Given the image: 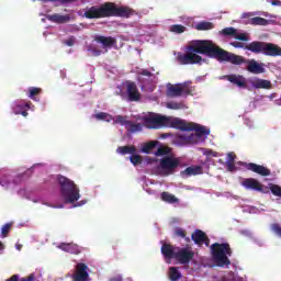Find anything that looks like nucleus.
Returning a JSON list of instances; mask_svg holds the SVG:
<instances>
[{"label": "nucleus", "mask_w": 281, "mask_h": 281, "mask_svg": "<svg viewBox=\"0 0 281 281\" xmlns=\"http://www.w3.org/2000/svg\"><path fill=\"white\" fill-rule=\"evenodd\" d=\"M272 232L281 238V226L278 223L271 225Z\"/></svg>", "instance_id": "c03bdc74"}, {"label": "nucleus", "mask_w": 281, "mask_h": 281, "mask_svg": "<svg viewBox=\"0 0 281 281\" xmlns=\"http://www.w3.org/2000/svg\"><path fill=\"white\" fill-rule=\"evenodd\" d=\"M196 175H203V168L201 166H191L180 172L182 179H186V177H196Z\"/></svg>", "instance_id": "aec40b11"}, {"label": "nucleus", "mask_w": 281, "mask_h": 281, "mask_svg": "<svg viewBox=\"0 0 281 281\" xmlns=\"http://www.w3.org/2000/svg\"><path fill=\"white\" fill-rule=\"evenodd\" d=\"M271 5H278L281 7V1L280 0H272Z\"/></svg>", "instance_id": "e2e57ef3"}, {"label": "nucleus", "mask_w": 281, "mask_h": 281, "mask_svg": "<svg viewBox=\"0 0 281 281\" xmlns=\"http://www.w3.org/2000/svg\"><path fill=\"white\" fill-rule=\"evenodd\" d=\"M263 54L265 56H281V48L280 46L271 43L263 44Z\"/></svg>", "instance_id": "6ab92c4d"}, {"label": "nucleus", "mask_w": 281, "mask_h": 281, "mask_svg": "<svg viewBox=\"0 0 281 281\" xmlns=\"http://www.w3.org/2000/svg\"><path fill=\"white\" fill-rule=\"evenodd\" d=\"M130 126V132L131 133H139L143 128L142 123H132L127 124Z\"/></svg>", "instance_id": "e433bc0d"}, {"label": "nucleus", "mask_w": 281, "mask_h": 281, "mask_svg": "<svg viewBox=\"0 0 281 281\" xmlns=\"http://www.w3.org/2000/svg\"><path fill=\"white\" fill-rule=\"evenodd\" d=\"M18 281H34V274H30L29 277L22 278V279H20Z\"/></svg>", "instance_id": "bf43d9fd"}, {"label": "nucleus", "mask_w": 281, "mask_h": 281, "mask_svg": "<svg viewBox=\"0 0 281 281\" xmlns=\"http://www.w3.org/2000/svg\"><path fill=\"white\" fill-rule=\"evenodd\" d=\"M125 93L128 102H139L142 100V92H139V88H137V83L134 81L127 80L125 81Z\"/></svg>", "instance_id": "6e6552de"}, {"label": "nucleus", "mask_w": 281, "mask_h": 281, "mask_svg": "<svg viewBox=\"0 0 281 281\" xmlns=\"http://www.w3.org/2000/svg\"><path fill=\"white\" fill-rule=\"evenodd\" d=\"M168 123L167 126H170L171 128H177L178 131H192V123H188L179 117H170L168 116Z\"/></svg>", "instance_id": "ddd939ff"}, {"label": "nucleus", "mask_w": 281, "mask_h": 281, "mask_svg": "<svg viewBox=\"0 0 281 281\" xmlns=\"http://www.w3.org/2000/svg\"><path fill=\"white\" fill-rule=\"evenodd\" d=\"M61 5H66L67 3H76L78 0H57Z\"/></svg>", "instance_id": "4d7b16f0"}, {"label": "nucleus", "mask_w": 281, "mask_h": 281, "mask_svg": "<svg viewBox=\"0 0 281 281\" xmlns=\"http://www.w3.org/2000/svg\"><path fill=\"white\" fill-rule=\"evenodd\" d=\"M72 281H91V278L89 277V266H87V263L80 262L76 265Z\"/></svg>", "instance_id": "1a4fd4ad"}, {"label": "nucleus", "mask_w": 281, "mask_h": 281, "mask_svg": "<svg viewBox=\"0 0 281 281\" xmlns=\"http://www.w3.org/2000/svg\"><path fill=\"white\" fill-rule=\"evenodd\" d=\"M236 29H234V27H225V29H223L222 31H221V34L223 35V36H236Z\"/></svg>", "instance_id": "4c0bfd02"}, {"label": "nucleus", "mask_w": 281, "mask_h": 281, "mask_svg": "<svg viewBox=\"0 0 281 281\" xmlns=\"http://www.w3.org/2000/svg\"><path fill=\"white\" fill-rule=\"evenodd\" d=\"M94 41L97 43H101L103 47H113V45H117V40H115V37H112V36L106 37V36L99 35L94 37Z\"/></svg>", "instance_id": "b1692460"}, {"label": "nucleus", "mask_w": 281, "mask_h": 281, "mask_svg": "<svg viewBox=\"0 0 281 281\" xmlns=\"http://www.w3.org/2000/svg\"><path fill=\"white\" fill-rule=\"evenodd\" d=\"M137 149L134 146H120L116 149V153L120 155H134Z\"/></svg>", "instance_id": "2f4dec72"}, {"label": "nucleus", "mask_w": 281, "mask_h": 281, "mask_svg": "<svg viewBox=\"0 0 281 281\" xmlns=\"http://www.w3.org/2000/svg\"><path fill=\"white\" fill-rule=\"evenodd\" d=\"M244 166L247 170H250V172H256V175H260V177H271V169L262 165H258L255 162H244Z\"/></svg>", "instance_id": "f8f14e48"}, {"label": "nucleus", "mask_w": 281, "mask_h": 281, "mask_svg": "<svg viewBox=\"0 0 281 281\" xmlns=\"http://www.w3.org/2000/svg\"><path fill=\"white\" fill-rule=\"evenodd\" d=\"M5 281H19V274H13L9 279H7Z\"/></svg>", "instance_id": "680f3d73"}, {"label": "nucleus", "mask_w": 281, "mask_h": 281, "mask_svg": "<svg viewBox=\"0 0 281 281\" xmlns=\"http://www.w3.org/2000/svg\"><path fill=\"white\" fill-rule=\"evenodd\" d=\"M191 128L190 131H195L194 137L196 138V143L199 142V137H203V135H210V130H207L203 125H199L196 123H191Z\"/></svg>", "instance_id": "393cba45"}, {"label": "nucleus", "mask_w": 281, "mask_h": 281, "mask_svg": "<svg viewBox=\"0 0 281 281\" xmlns=\"http://www.w3.org/2000/svg\"><path fill=\"white\" fill-rule=\"evenodd\" d=\"M270 191L274 196L281 198V187L278 184H270Z\"/></svg>", "instance_id": "ea45409f"}, {"label": "nucleus", "mask_w": 281, "mask_h": 281, "mask_svg": "<svg viewBox=\"0 0 281 281\" xmlns=\"http://www.w3.org/2000/svg\"><path fill=\"white\" fill-rule=\"evenodd\" d=\"M226 79L228 80V82H232L233 85H236L237 87H246L247 86L245 80H241L240 77H238L236 75H228V76H226Z\"/></svg>", "instance_id": "cd10ccee"}, {"label": "nucleus", "mask_w": 281, "mask_h": 281, "mask_svg": "<svg viewBox=\"0 0 281 281\" xmlns=\"http://www.w3.org/2000/svg\"><path fill=\"white\" fill-rule=\"evenodd\" d=\"M48 21H52L53 23H69V21H71V15H60L55 13L53 15H48Z\"/></svg>", "instance_id": "a878e982"}, {"label": "nucleus", "mask_w": 281, "mask_h": 281, "mask_svg": "<svg viewBox=\"0 0 281 281\" xmlns=\"http://www.w3.org/2000/svg\"><path fill=\"white\" fill-rule=\"evenodd\" d=\"M243 188L246 190H254L255 192H262L267 194L269 191H265V184L260 183V181L256 180V178H246L241 181Z\"/></svg>", "instance_id": "9d476101"}, {"label": "nucleus", "mask_w": 281, "mask_h": 281, "mask_svg": "<svg viewBox=\"0 0 281 281\" xmlns=\"http://www.w3.org/2000/svg\"><path fill=\"white\" fill-rule=\"evenodd\" d=\"M139 74H140V76H147L148 78H150V76H153V72H150V71L147 70V69L142 70Z\"/></svg>", "instance_id": "13d9d810"}, {"label": "nucleus", "mask_w": 281, "mask_h": 281, "mask_svg": "<svg viewBox=\"0 0 281 281\" xmlns=\"http://www.w3.org/2000/svg\"><path fill=\"white\" fill-rule=\"evenodd\" d=\"M269 23V20L261 18V16H255L249 20L250 25H267Z\"/></svg>", "instance_id": "473e14b6"}, {"label": "nucleus", "mask_w": 281, "mask_h": 281, "mask_svg": "<svg viewBox=\"0 0 281 281\" xmlns=\"http://www.w3.org/2000/svg\"><path fill=\"white\" fill-rule=\"evenodd\" d=\"M180 164L181 162L179 161V158L166 156L165 158L160 159L159 168L164 170V173L166 176H168V175H172L175 170L179 168Z\"/></svg>", "instance_id": "423d86ee"}, {"label": "nucleus", "mask_w": 281, "mask_h": 281, "mask_svg": "<svg viewBox=\"0 0 281 281\" xmlns=\"http://www.w3.org/2000/svg\"><path fill=\"white\" fill-rule=\"evenodd\" d=\"M249 16H251V13H245V14H244V18H245V19H247V18H249Z\"/></svg>", "instance_id": "69168bd1"}, {"label": "nucleus", "mask_w": 281, "mask_h": 281, "mask_svg": "<svg viewBox=\"0 0 281 281\" xmlns=\"http://www.w3.org/2000/svg\"><path fill=\"white\" fill-rule=\"evenodd\" d=\"M32 106V102H15L12 106V111L14 115H23V117H27L29 113Z\"/></svg>", "instance_id": "2eb2a0df"}, {"label": "nucleus", "mask_w": 281, "mask_h": 281, "mask_svg": "<svg viewBox=\"0 0 281 281\" xmlns=\"http://www.w3.org/2000/svg\"><path fill=\"white\" fill-rule=\"evenodd\" d=\"M254 89H272V85L270 80L267 79H256L251 82Z\"/></svg>", "instance_id": "bb28decb"}, {"label": "nucleus", "mask_w": 281, "mask_h": 281, "mask_svg": "<svg viewBox=\"0 0 281 281\" xmlns=\"http://www.w3.org/2000/svg\"><path fill=\"white\" fill-rule=\"evenodd\" d=\"M231 45L236 48H243V47L245 48V45L240 42H233L231 43Z\"/></svg>", "instance_id": "6e6d98bb"}, {"label": "nucleus", "mask_w": 281, "mask_h": 281, "mask_svg": "<svg viewBox=\"0 0 281 281\" xmlns=\"http://www.w3.org/2000/svg\"><path fill=\"white\" fill-rule=\"evenodd\" d=\"M226 168L228 172H234L236 170V165L234 162H226Z\"/></svg>", "instance_id": "864d4df0"}, {"label": "nucleus", "mask_w": 281, "mask_h": 281, "mask_svg": "<svg viewBox=\"0 0 281 281\" xmlns=\"http://www.w3.org/2000/svg\"><path fill=\"white\" fill-rule=\"evenodd\" d=\"M170 32H173V34H183V32H186V26L181 24H173L170 26Z\"/></svg>", "instance_id": "f704fd0d"}, {"label": "nucleus", "mask_w": 281, "mask_h": 281, "mask_svg": "<svg viewBox=\"0 0 281 281\" xmlns=\"http://www.w3.org/2000/svg\"><path fill=\"white\" fill-rule=\"evenodd\" d=\"M65 45H67L68 47H74V45H76V37L75 36H70L68 40H66Z\"/></svg>", "instance_id": "3c124183"}, {"label": "nucleus", "mask_w": 281, "mask_h": 281, "mask_svg": "<svg viewBox=\"0 0 281 281\" xmlns=\"http://www.w3.org/2000/svg\"><path fill=\"white\" fill-rule=\"evenodd\" d=\"M186 93H188V90L186 89V86H182L181 83L176 86L169 85L167 88V95L169 98H179Z\"/></svg>", "instance_id": "f3484780"}, {"label": "nucleus", "mask_w": 281, "mask_h": 281, "mask_svg": "<svg viewBox=\"0 0 281 281\" xmlns=\"http://www.w3.org/2000/svg\"><path fill=\"white\" fill-rule=\"evenodd\" d=\"M173 143L178 144V146H188V144H196V136H194V134L178 135L175 137Z\"/></svg>", "instance_id": "a211bd4d"}, {"label": "nucleus", "mask_w": 281, "mask_h": 281, "mask_svg": "<svg viewBox=\"0 0 281 281\" xmlns=\"http://www.w3.org/2000/svg\"><path fill=\"white\" fill-rule=\"evenodd\" d=\"M181 273L179 271V268L177 267H170L169 268V280L170 281H178L181 280Z\"/></svg>", "instance_id": "7c9ffc66"}, {"label": "nucleus", "mask_w": 281, "mask_h": 281, "mask_svg": "<svg viewBox=\"0 0 281 281\" xmlns=\"http://www.w3.org/2000/svg\"><path fill=\"white\" fill-rule=\"evenodd\" d=\"M168 123L167 126H170L171 128H177L178 131H192V123H188L179 117H170L168 116Z\"/></svg>", "instance_id": "4468645a"}, {"label": "nucleus", "mask_w": 281, "mask_h": 281, "mask_svg": "<svg viewBox=\"0 0 281 281\" xmlns=\"http://www.w3.org/2000/svg\"><path fill=\"white\" fill-rule=\"evenodd\" d=\"M57 181L59 183L61 199H64L65 203H76V201L80 200V189L74 180L65 176H58Z\"/></svg>", "instance_id": "f03ea898"}, {"label": "nucleus", "mask_w": 281, "mask_h": 281, "mask_svg": "<svg viewBox=\"0 0 281 281\" xmlns=\"http://www.w3.org/2000/svg\"><path fill=\"white\" fill-rule=\"evenodd\" d=\"M109 8V18L111 16H121L123 19H128L132 16L133 10L128 7H116L113 2H108Z\"/></svg>", "instance_id": "0eeeda50"}, {"label": "nucleus", "mask_w": 281, "mask_h": 281, "mask_svg": "<svg viewBox=\"0 0 281 281\" xmlns=\"http://www.w3.org/2000/svg\"><path fill=\"white\" fill-rule=\"evenodd\" d=\"M168 116H164L157 113H150L143 116V124L146 128H161V126H168Z\"/></svg>", "instance_id": "20e7f679"}, {"label": "nucleus", "mask_w": 281, "mask_h": 281, "mask_svg": "<svg viewBox=\"0 0 281 281\" xmlns=\"http://www.w3.org/2000/svg\"><path fill=\"white\" fill-rule=\"evenodd\" d=\"M191 239L195 245H205L206 247H210V237H207L205 232L201 229H195L191 235Z\"/></svg>", "instance_id": "dca6fc26"}, {"label": "nucleus", "mask_w": 281, "mask_h": 281, "mask_svg": "<svg viewBox=\"0 0 281 281\" xmlns=\"http://www.w3.org/2000/svg\"><path fill=\"white\" fill-rule=\"evenodd\" d=\"M58 248L61 249V251H66L67 254H74L75 256H78V254H80L82 251L80 246H78L77 244H74V243H70V244L61 243L58 246Z\"/></svg>", "instance_id": "412c9836"}, {"label": "nucleus", "mask_w": 281, "mask_h": 281, "mask_svg": "<svg viewBox=\"0 0 281 281\" xmlns=\"http://www.w3.org/2000/svg\"><path fill=\"white\" fill-rule=\"evenodd\" d=\"M160 198H161V201H165V203H171V204L179 203V199H177V196L170 194L167 191H164Z\"/></svg>", "instance_id": "c85d7f7f"}, {"label": "nucleus", "mask_w": 281, "mask_h": 281, "mask_svg": "<svg viewBox=\"0 0 281 281\" xmlns=\"http://www.w3.org/2000/svg\"><path fill=\"white\" fill-rule=\"evenodd\" d=\"M235 38L237 41H244V42L249 41V37L247 36V34H244V33L238 34L237 32L235 34Z\"/></svg>", "instance_id": "8fccbe9b"}, {"label": "nucleus", "mask_w": 281, "mask_h": 281, "mask_svg": "<svg viewBox=\"0 0 281 281\" xmlns=\"http://www.w3.org/2000/svg\"><path fill=\"white\" fill-rule=\"evenodd\" d=\"M55 207H59L61 210L63 207H65V205L64 204H59V205H57Z\"/></svg>", "instance_id": "338daca9"}, {"label": "nucleus", "mask_w": 281, "mask_h": 281, "mask_svg": "<svg viewBox=\"0 0 281 281\" xmlns=\"http://www.w3.org/2000/svg\"><path fill=\"white\" fill-rule=\"evenodd\" d=\"M212 258L217 267H229L232 261L227 256H232V247L227 243H215L211 245Z\"/></svg>", "instance_id": "7ed1b4c3"}, {"label": "nucleus", "mask_w": 281, "mask_h": 281, "mask_svg": "<svg viewBox=\"0 0 281 281\" xmlns=\"http://www.w3.org/2000/svg\"><path fill=\"white\" fill-rule=\"evenodd\" d=\"M114 124H121V126H128V124H131V121H127L126 116L116 115L114 117Z\"/></svg>", "instance_id": "72a5a7b5"}, {"label": "nucleus", "mask_w": 281, "mask_h": 281, "mask_svg": "<svg viewBox=\"0 0 281 281\" xmlns=\"http://www.w3.org/2000/svg\"><path fill=\"white\" fill-rule=\"evenodd\" d=\"M203 56H209V58H215L218 63H231L232 65H243L247 64V71L249 74H265V67H262L256 59H245L243 56L229 53L214 44L210 40H196L192 41L189 46H187V52L177 54V63L179 65H200L203 63Z\"/></svg>", "instance_id": "f257e3e1"}, {"label": "nucleus", "mask_w": 281, "mask_h": 281, "mask_svg": "<svg viewBox=\"0 0 281 281\" xmlns=\"http://www.w3.org/2000/svg\"><path fill=\"white\" fill-rule=\"evenodd\" d=\"M244 49L252 52V54H263L265 52V42H251L250 44L245 45Z\"/></svg>", "instance_id": "4be33fe9"}, {"label": "nucleus", "mask_w": 281, "mask_h": 281, "mask_svg": "<svg viewBox=\"0 0 281 281\" xmlns=\"http://www.w3.org/2000/svg\"><path fill=\"white\" fill-rule=\"evenodd\" d=\"M122 280H123V279H122V276H121V274L115 276V277H112V278L109 279V281H122Z\"/></svg>", "instance_id": "052dcab7"}, {"label": "nucleus", "mask_w": 281, "mask_h": 281, "mask_svg": "<svg viewBox=\"0 0 281 281\" xmlns=\"http://www.w3.org/2000/svg\"><path fill=\"white\" fill-rule=\"evenodd\" d=\"M92 54H94V56H100V54H102V50L92 49Z\"/></svg>", "instance_id": "0e129e2a"}, {"label": "nucleus", "mask_w": 281, "mask_h": 281, "mask_svg": "<svg viewBox=\"0 0 281 281\" xmlns=\"http://www.w3.org/2000/svg\"><path fill=\"white\" fill-rule=\"evenodd\" d=\"M160 251L167 260H172V258L176 259L177 252L175 251V246L170 244H162Z\"/></svg>", "instance_id": "5701e85b"}, {"label": "nucleus", "mask_w": 281, "mask_h": 281, "mask_svg": "<svg viewBox=\"0 0 281 281\" xmlns=\"http://www.w3.org/2000/svg\"><path fill=\"white\" fill-rule=\"evenodd\" d=\"M83 16L86 19H109V2L101 4L100 7L93 5L85 11Z\"/></svg>", "instance_id": "39448f33"}, {"label": "nucleus", "mask_w": 281, "mask_h": 281, "mask_svg": "<svg viewBox=\"0 0 281 281\" xmlns=\"http://www.w3.org/2000/svg\"><path fill=\"white\" fill-rule=\"evenodd\" d=\"M167 109H172L173 111H179V109H183V103L170 102L167 104Z\"/></svg>", "instance_id": "a19ab883"}, {"label": "nucleus", "mask_w": 281, "mask_h": 281, "mask_svg": "<svg viewBox=\"0 0 281 281\" xmlns=\"http://www.w3.org/2000/svg\"><path fill=\"white\" fill-rule=\"evenodd\" d=\"M203 155L206 157H218V153L212 149H203Z\"/></svg>", "instance_id": "49530a36"}, {"label": "nucleus", "mask_w": 281, "mask_h": 281, "mask_svg": "<svg viewBox=\"0 0 281 281\" xmlns=\"http://www.w3.org/2000/svg\"><path fill=\"white\" fill-rule=\"evenodd\" d=\"M41 91H42L41 88L31 87L29 89V98H31V100H35V95H38V93H41Z\"/></svg>", "instance_id": "58836bf2"}, {"label": "nucleus", "mask_w": 281, "mask_h": 281, "mask_svg": "<svg viewBox=\"0 0 281 281\" xmlns=\"http://www.w3.org/2000/svg\"><path fill=\"white\" fill-rule=\"evenodd\" d=\"M193 259L194 250H191L190 248H181L176 252V260H178L180 265H190Z\"/></svg>", "instance_id": "9b49d317"}, {"label": "nucleus", "mask_w": 281, "mask_h": 281, "mask_svg": "<svg viewBox=\"0 0 281 281\" xmlns=\"http://www.w3.org/2000/svg\"><path fill=\"white\" fill-rule=\"evenodd\" d=\"M195 30H198V32H205L207 30H214V23L212 22H200L195 25Z\"/></svg>", "instance_id": "c756f323"}, {"label": "nucleus", "mask_w": 281, "mask_h": 281, "mask_svg": "<svg viewBox=\"0 0 281 281\" xmlns=\"http://www.w3.org/2000/svg\"><path fill=\"white\" fill-rule=\"evenodd\" d=\"M130 161H131V164H133L134 166H139V164H142V156H139V155H133L132 157H130Z\"/></svg>", "instance_id": "79ce46f5"}, {"label": "nucleus", "mask_w": 281, "mask_h": 281, "mask_svg": "<svg viewBox=\"0 0 281 281\" xmlns=\"http://www.w3.org/2000/svg\"><path fill=\"white\" fill-rule=\"evenodd\" d=\"M12 227L11 224H5L4 226H2V236L3 238H5V236H8V234H10V228Z\"/></svg>", "instance_id": "de8ad7c7"}, {"label": "nucleus", "mask_w": 281, "mask_h": 281, "mask_svg": "<svg viewBox=\"0 0 281 281\" xmlns=\"http://www.w3.org/2000/svg\"><path fill=\"white\" fill-rule=\"evenodd\" d=\"M157 157H161V155H168V148L159 147L156 151Z\"/></svg>", "instance_id": "603ef678"}, {"label": "nucleus", "mask_w": 281, "mask_h": 281, "mask_svg": "<svg viewBox=\"0 0 281 281\" xmlns=\"http://www.w3.org/2000/svg\"><path fill=\"white\" fill-rule=\"evenodd\" d=\"M187 243H190V237H186Z\"/></svg>", "instance_id": "774afa93"}, {"label": "nucleus", "mask_w": 281, "mask_h": 281, "mask_svg": "<svg viewBox=\"0 0 281 281\" xmlns=\"http://www.w3.org/2000/svg\"><path fill=\"white\" fill-rule=\"evenodd\" d=\"M0 186H2V188H8L10 186V178L4 176L2 179H0Z\"/></svg>", "instance_id": "09e8293b"}, {"label": "nucleus", "mask_w": 281, "mask_h": 281, "mask_svg": "<svg viewBox=\"0 0 281 281\" xmlns=\"http://www.w3.org/2000/svg\"><path fill=\"white\" fill-rule=\"evenodd\" d=\"M95 120H109V117H111V115H109V113L106 112H99L97 114H94Z\"/></svg>", "instance_id": "a18cd8bd"}, {"label": "nucleus", "mask_w": 281, "mask_h": 281, "mask_svg": "<svg viewBox=\"0 0 281 281\" xmlns=\"http://www.w3.org/2000/svg\"><path fill=\"white\" fill-rule=\"evenodd\" d=\"M175 235L178 236L179 238H186V236H188V233L186 232V229L177 227L175 229Z\"/></svg>", "instance_id": "37998d69"}, {"label": "nucleus", "mask_w": 281, "mask_h": 281, "mask_svg": "<svg viewBox=\"0 0 281 281\" xmlns=\"http://www.w3.org/2000/svg\"><path fill=\"white\" fill-rule=\"evenodd\" d=\"M227 157H228V160L226 162L234 164V161L236 160V154H234V153H228Z\"/></svg>", "instance_id": "5fc2aeb1"}, {"label": "nucleus", "mask_w": 281, "mask_h": 281, "mask_svg": "<svg viewBox=\"0 0 281 281\" xmlns=\"http://www.w3.org/2000/svg\"><path fill=\"white\" fill-rule=\"evenodd\" d=\"M157 142H149L143 146V153H146L148 155L151 150H155Z\"/></svg>", "instance_id": "c9c22d12"}]
</instances>
